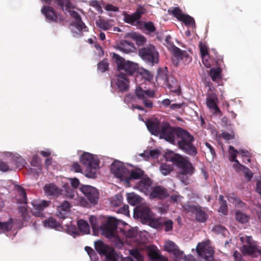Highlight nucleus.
<instances>
[{
  "label": "nucleus",
  "mask_w": 261,
  "mask_h": 261,
  "mask_svg": "<svg viewBox=\"0 0 261 261\" xmlns=\"http://www.w3.org/2000/svg\"><path fill=\"white\" fill-rule=\"evenodd\" d=\"M194 137L187 130L178 127L176 137V143L178 147L186 154L194 156L197 150L193 144Z\"/></svg>",
  "instance_id": "f257e3e1"
},
{
  "label": "nucleus",
  "mask_w": 261,
  "mask_h": 261,
  "mask_svg": "<svg viewBox=\"0 0 261 261\" xmlns=\"http://www.w3.org/2000/svg\"><path fill=\"white\" fill-rule=\"evenodd\" d=\"M240 240L243 244L240 250L244 255H248L251 257L260 256L259 261H261V246L251 236L241 237Z\"/></svg>",
  "instance_id": "f03ea898"
},
{
  "label": "nucleus",
  "mask_w": 261,
  "mask_h": 261,
  "mask_svg": "<svg viewBox=\"0 0 261 261\" xmlns=\"http://www.w3.org/2000/svg\"><path fill=\"white\" fill-rule=\"evenodd\" d=\"M55 1L64 13L66 14L68 12L71 17L74 19L73 25L77 30L86 31L87 27L82 20L80 14L77 12L71 10L73 8V7L70 0H55Z\"/></svg>",
  "instance_id": "7ed1b4c3"
},
{
  "label": "nucleus",
  "mask_w": 261,
  "mask_h": 261,
  "mask_svg": "<svg viewBox=\"0 0 261 261\" xmlns=\"http://www.w3.org/2000/svg\"><path fill=\"white\" fill-rule=\"evenodd\" d=\"M81 162L85 166V175L89 178L96 177V170L99 167V161L93 154L84 153L80 158Z\"/></svg>",
  "instance_id": "20e7f679"
},
{
  "label": "nucleus",
  "mask_w": 261,
  "mask_h": 261,
  "mask_svg": "<svg viewBox=\"0 0 261 261\" xmlns=\"http://www.w3.org/2000/svg\"><path fill=\"white\" fill-rule=\"evenodd\" d=\"M138 54L145 63L151 66L159 62V53L152 44H150L139 49Z\"/></svg>",
  "instance_id": "39448f33"
},
{
  "label": "nucleus",
  "mask_w": 261,
  "mask_h": 261,
  "mask_svg": "<svg viewBox=\"0 0 261 261\" xmlns=\"http://www.w3.org/2000/svg\"><path fill=\"white\" fill-rule=\"evenodd\" d=\"M112 59L116 63L119 71L124 70L125 75H133L137 73L138 69V64L132 62L125 61L124 58L115 53H110Z\"/></svg>",
  "instance_id": "423d86ee"
},
{
  "label": "nucleus",
  "mask_w": 261,
  "mask_h": 261,
  "mask_svg": "<svg viewBox=\"0 0 261 261\" xmlns=\"http://www.w3.org/2000/svg\"><path fill=\"white\" fill-rule=\"evenodd\" d=\"M177 127H172L169 123L164 122L161 126L159 136L170 143L176 144V137L177 135Z\"/></svg>",
  "instance_id": "0eeeda50"
},
{
  "label": "nucleus",
  "mask_w": 261,
  "mask_h": 261,
  "mask_svg": "<svg viewBox=\"0 0 261 261\" xmlns=\"http://www.w3.org/2000/svg\"><path fill=\"white\" fill-rule=\"evenodd\" d=\"M170 161L179 168L184 170V172L189 173L190 175L194 172L195 168L192 164L181 155L173 154L170 156Z\"/></svg>",
  "instance_id": "6e6552de"
},
{
  "label": "nucleus",
  "mask_w": 261,
  "mask_h": 261,
  "mask_svg": "<svg viewBox=\"0 0 261 261\" xmlns=\"http://www.w3.org/2000/svg\"><path fill=\"white\" fill-rule=\"evenodd\" d=\"M184 208L187 213L194 214L196 220L198 222H205L207 219L206 213L199 205L187 204L184 206Z\"/></svg>",
  "instance_id": "1a4fd4ad"
},
{
  "label": "nucleus",
  "mask_w": 261,
  "mask_h": 261,
  "mask_svg": "<svg viewBox=\"0 0 261 261\" xmlns=\"http://www.w3.org/2000/svg\"><path fill=\"white\" fill-rule=\"evenodd\" d=\"M150 225L153 228L158 229H163L165 231L169 232L173 229V222L170 219L160 218L150 220Z\"/></svg>",
  "instance_id": "9d476101"
},
{
  "label": "nucleus",
  "mask_w": 261,
  "mask_h": 261,
  "mask_svg": "<svg viewBox=\"0 0 261 261\" xmlns=\"http://www.w3.org/2000/svg\"><path fill=\"white\" fill-rule=\"evenodd\" d=\"M196 252L201 257V261H213L214 259V250L211 247H207L204 243H199L196 247Z\"/></svg>",
  "instance_id": "9b49d317"
},
{
  "label": "nucleus",
  "mask_w": 261,
  "mask_h": 261,
  "mask_svg": "<svg viewBox=\"0 0 261 261\" xmlns=\"http://www.w3.org/2000/svg\"><path fill=\"white\" fill-rule=\"evenodd\" d=\"M134 216L140 218L144 222H149L151 219L152 213L149 207L146 204H141L134 209Z\"/></svg>",
  "instance_id": "f8f14e48"
},
{
  "label": "nucleus",
  "mask_w": 261,
  "mask_h": 261,
  "mask_svg": "<svg viewBox=\"0 0 261 261\" xmlns=\"http://www.w3.org/2000/svg\"><path fill=\"white\" fill-rule=\"evenodd\" d=\"M146 12V9L143 6H139L136 11L133 14H129L126 12H123V20L127 23L134 25L136 21L140 19L142 15L145 14Z\"/></svg>",
  "instance_id": "ddd939ff"
},
{
  "label": "nucleus",
  "mask_w": 261,
  "mask_h": 261,
  "mask_svg": "<svg viewBox=\"0 0 261 261\" xmlns=\"http://www.w3.org/2000/svg\"><path fill=\"white\" fill-rule=\"evenodd\" d=\"M117 225V220L113 217H109L106 222L101 226V230L107 237L111 238L114 236Z\"/></svg>",
  "instance_id": "4468645a"
},
{
  "label": "nucleus",
  "mask_w": 261,
  "mask_h": 261,
  "mask_svg": "<svg viewBox=\"0 0 261 261\" xmlns=\"http://www.w3.org/2000/svg\"><path fill=\"white\" fill-rule=\"evenodd\" d=\"M81 191L87 197L90 203L95 204L97 203L99 193L96 189L88 185L82 186L80 188Z\"/></svg>",
  "instance_id": "2eb2a0df"
},
{
  "label": "nucleus",
  "mask_w": 261,
  "mask_h": 261,
  "mask_svg": "<svg viewBox=\"0 0 261 261\" xmlns=\"http://www.w3.org/2000/svg\"><path fill=\"white\" fill-rule=\"evenodd\" d=\"M111 171L117 178L124 179L128 175V170L124 164L119 161H115L111 165Z\"/></svg>",
  "instance_id": "dca6fc26"
},
{
  "label": "nucleus",
  "mask_w": 261,
  "mask_h": 261,
  "mask_svg": "<svg viewBox=\"0 0 261 261\" xmlns=\"http://www.w3.org/2000/svg\"><path fill=\"white\" fill-rule=\"evenodd\" d=\"M41 12L49 22H58L63 20V17L60 15H58L54 9L49 6H44L42 8Z\"/></svg>",
  "instance_id": "f3484780"
},
{
  "label": "nucleus",
  "mask_w": 261,
  "mask_h": 261,
  "mask_svg": "<svg viewBox=\"0 0 261 261\" xmlns=\"http://www.w3.org/2000/svg\"><path fill=\"white\" fill-rule=\"evenodd\" d=\"M19 191L20 192V195L21 196L22 198L19 199L20 202L21 203H24L25 204H27V194L22 188L19 186L18 189ZM18 211L19 213L21 214V216L24 221H28L30 219V215L29 214V212L27 207V205L23 206H19L18 207Z\"/></svg>",
  "instance_id": "a211bd4d"
},
{
  "label": "nucleus",
  "mask_w": 261,
  "mask_h": 261,
  "mask_svg": "<svg viewBox=\"0 0 261 261\" xmlns=\"http://www.w3.org/2000/svg\"><path fill=\"white\" fill-rule=\"evenodd\" d=\"M50 203L49 201L45 200H35L32 202L33 209L32 211L33 214L36 217H43V211L45 208L48 207Z\"/></svg>",
  "instance_id": "6ab92c4d"
},
{
  "label": "nucleus",
  "mask_w": 261,
  "mask_h": 261,
  "mask_svg": "<svg viewBox=\"0 0 261 261\" xmlns=\"http://www.w3.org/2000/svg\"><path fill=\"white\" fill-rule=\"evenodd\" d=\"M218 98L214 93H208L206 98V104L208 108L213 110L215 114H221V112L217 106Z\"/></svg>",
  "instance_id": "aec40b11"
},
{
  "label": "nucleus",
  "mask_w": 261,
  "mask_h": 261,
  "mask_svg": "<svg viewBox=\"0 0 261 261\" xmlns=\"http://www.w3.org/2000/svg\"><path fill=\"white\" fill-rule=\"evenodd\" d=\"M168 196L167 190L161 186H156L152 188L149 195L151 198H157L159 199H164Z\"/></svg>",
  "instance_id": "412c9836"
},
{
  "label": "nucleus",
  "mask_w": 261,
  "mask_h": 261,
  "mask_svg": "<svg viewBox=\"0 0 261 261\" xmlns=\"http://www.w3.org/2000/svg\"><path fill=\"white\" fill-rule=\"evenodd\" d=\"M164 248L166 251L173 254L177 259H181L183 256V252L179 250L178 246L171 241H167Z\"/></svg>",
  "instance_id": "4be33fe9"
},
{
  "label": "nucleus",
  "mask_w": 261,
  "mask_h": 261,
  "mask_svg": "<svg viewBox=\"0 0 261 261\" xmlns=\"http://www.w3.org/2000/svg\"><path fill=\"white\" fill-rule=\"evenodd\" d=\"M163 123L158 120H148L146 122V125L148 130L152 135L158 136Z\"/></svg>",
  "instance_id": "5701e85b"
},
{
  "label": "nucleus",
  "mask_w": 261,
  "mask_h": 261,
  "mask_svg": "<svg viewBox=\"0 0 261 261\" xmlns=\"http://www.w3.org/2000/svg\"><path fill=\"white\" fill-rule=\"evenodd\" d=\"M94 247L99 254L106 256L110 253L111 250H114L108 245L104 243L101 240H98L94 242Z\"/></svg>",
  "instance_id": "b1692460"
},
{
  "label": "nucleus",
  "mask_w": 261,
  "mask_h": 261,
  "mask_svg": "<svg viewBox=\"0 0 261 261\" xmlns=\"http://www.w3.org/2000/svg\"><path fill=\"white\" fill-rule=\"evenodd\" d=\"M128 80L125 74L120 72L118 75L116 85L119 91L121 92L126 91L128 89Z\"/></svg>",
  "instance_id": "393cba45"
},
{
  "label": "nucleus",
  "mask_w": 261,
  "mask_h": 261,
  "mask_svg": "<svg viewBox=\"0 0 261 261\" xmlns=\"http://www.w3.org/2000/svg\"><path fill=\"white\" fill-rule=\"evenodd\" d=\"M43 189L46 196L58 197L61 194V190L53 183L45 184Z\"/></svg>",
  "instance_id": "a878e982"
},
{
  "label": "nucleus",
  "mask_w": 261,
  "mask_h": 261,
  "mask_svg": "<svg viewBox=\"0 0 261 261\" xmlns=\"http://www.w3.org/2000/svg\"><path fill=\"white\" fill-rule=\"evenodd\" d=\"M135 94L139 99L142 100L146 98L153 97L155 92L153 90H144L141 87L137 86L135 89Z\"/></svg>",
  "instance_id": "bb28decb"
},
{
  "label": "nucleus",
  "mask_w": 261,
  "mask_h": 261,
  "mask_svg": "<svg viewBox=\"0 0 261 261\" xmlns=\"http://www.w3.org/2000/svg\"><path fill=\"white\" fill-rule=\"evenodd\" d=\"M165 84L172 92L178 95L180 94V86L177 81L174 77L170 76L168 81H166Z\"/></svg>",
  "instance_id": "cd10ccee"
},
{
  "label": "nucleus",
  "mask_w": 261,
  "mask_h": 261,
  "mask_svg": "<svg viewBox=\"0 0 261 261\" xmlns=\"http://www.w3.org/2000/svg\"><path fill=\"white\" fill-rule=\"evenodd\" d=\"M151 181L149 177H147L139 181L137 187L141 192L147 194L150 192V189L152 188L151 187Z\"/></svg>",
  "instance_id": "c85d7f7f"
},
{
  "label": "nucleus",
  "mask_w": 261,
  "mask_h": 261,
  "mask_svg": "<svg viewBox=\"0 0 261 261\" xmlns=\"http://www.w3.org/2000/svg\"><path fill=\"white\" fill-rule=\"evenodd\" d=\"M168 71L167 67H165L164 68H159L156 76V81H162L164 84L166 81H168V80L170 77V76L168 75Z\"/></svg>",
  "instance_id": "c756f323"
},
{
  "label": "nucleus",
  "mask_w": 261,
  "mask_h": 261,
  "mask_svg": "<svg viewBox=\"0 0 261 261\" xmlns=\"http://www.w3.org/2000/svg\"><path fill=\"white\" fill-rule=\"evenodd\" d=\"M148 255L150 261H154L159 259L161 256L160 250L155 246H149L148 247Z\"/></svg>",
  "instance_id": "7c9ffc66"
},
{
  "label": "nucleus",
  "mask_w": 261,
  "mask_h": 261,
  "mask_svg": "<svg viewBox=\"0 0 261 261\" xmlns=\"http://www.w3.org/2000/svg\"><path fill=\"white\" fill-rule=\"evenodd\" d=\"M142 77L145 80L150 81L153 79V75L148 70L144 68H138L137 74L136 75V80H137L138 78Z\"/></svg>",
  "instance_id": "2f4dec72"
},
{
  "label": "nucleus",
  "mask_w": 261,
  "mask_h": 261,
  "mask_svg": "<svg viewBox=\"0 0 261 261\" xmlns=\"http://www.w3.org/2000/svg\"><path fill=\"white\" fill-rule=\"evenodd\" d=\"M14 226V220L10 218L7 222H0V230L2 232H7L12 230Z\"/></svg>",
  "instance_id": "473e14b6"
},
{
  "label": "nucleus",
  "mask_w": 261,
  "mask_h": 261,
  "mask_svg": "<svg viewBox=\"0 0 261 261\" xmlns=\"http://www.w3.org/2000/svg\"><path fill=\"white\" fill-rule=\"evenodd\" d=\"M172 51L174 56L177 59H183L184 58H188L189 55L186 51L182 50L179 48L175 45H173L172 48Z\"/></svg>",
  "instance_id": "72a5a7b5"
},
{
  "label": "nucleus",
  "mask_w": 261,
  "mask_h": 261,
  "mask_svg": "<svg viewBox=\"0 0 261 261\" xmlns=\"http://www.w3.org/2000/svg\"><path fill=\"white\" fill-rule=\"evenodd\" d=\"M127 199L130 204L135 205L141 201L142 198L134 193H130L127 194Z\"/></svg>",
  "instance_id": "f704fd0d"
},
{
  "label": "nucleus",
  "mask_w": 261,
  "mask_h": 261,
  "mask_svg": "<svg viewBox=\"0 0 261 261\" xmlns=\"http://www.w3.org/2000/svg\"><path fill=\"white\" fill-rule=\"evenodd\" d=\"M228 152L229 154V161L230 162L236 163L239 166H242L239 161L236 159L237 154L239 153V150L235 149L232 146L230 145L228 147Z\"/></svg>",
  "instance_id": "c9c22d12"
},
{
  "label": "nucleus",
  "mask_w": 261,
  "mask_h": 261,
  "mask_svg": "<svg viewBox=\"0 0 261 261\" xmlns=\"http://www.w3.org/2000/svg\"><path fill=\"white\" fill-rule=\"evenodd\" d=\"M219 201L220 204V207L218 210L219 212L223 214L224 215H227V204L226 201L224 199V197L223 195H220L219 196Z\"/></svg>",
  "instance_id": "e433bc0d"
},
{
  "label": "nucleus",
  "mask_w": 261,
  "mask_h": 261,
  "mask_svg": "<svg viewBox=\"0 0 261 261\" xmlns=\"http://www.w3.org/2000/svg\"><path fill=\"white\" fill-rule=\"evenodd\" d=\"M133 43L128 40H122L118 45V48L124 53L128 52L130 49V47H133Z\"/></svg>",
  "instance_id": "4c0bfd02"
},
{
  "label": "nucleus",
  "mask_w": 261,
  "mask_h": 261,
  "mask_svg": "<svg viewBox=\"0 0 261 261\" xmlns=\"http://www.w3.org/2000/svg\"><path fill=\"white\" fill-rule=\"evenodd\" d=\"M235 218L237 221L244 224L249 221L250 217L246 214L238 211L236 212Z\"/></svg>",
  "instance_id": "58836bf2"
},
{
  "label": "nucleus",
  "mask_w": 261,
  "mask_h": 261,
  "mask_svg": "<svg viewBox=\"0 0 261 261\" xmlns=\"http://www.w3.org/2000/svg\"><path fill=\"white\" fill-rule=\"evenodd\" d=\"M143 171L141 170L140 169H136L135 170H132L130 172L129 176L127 178L128 179H139L142 178L143 177Z\"/></svg>",
  "instance_id": "ea45409f"
},
{
  "label": "nucleus",
  "mask_w": 261,
  "mask_h": 261,
  "mask_svg": "<svg viewBox=\"0 0 261 261\" xmlns=\"http://www.w3.org/2000/svg\"><path fill=\"white\" fill-rule=\"evenodd\" d=\"M96 25L100 29L107 31L111 29L112 25L108 20L99 19L96 22Z\"/></svg>",
  "instance_id": "a19ab883"
},
{
  "label": "nucleus",
  "mask_w": 261,
  "mask_h": 261,
  "mask_svg": "<svg viewBox=\"0 0 261 261\" xmlns=\"http://www.w3.org/2000/svg\"><path fill=\"white\" fill-rule=\"evenodd\" d=\"M77 226L80 230L85 233H89L90 227L88 222L83 219H80L77 221Z\"/></svg>",
  "instance_id": "79ce46f5"
},
{
  "label": "nucleus",
  "mask_w": 261,
  "mask_h": 261,
  "mask_svg": "<svg viewBox=\"0 0 261 261\" xmlns=\"http://www.w3.org/2000/svg\"><path fill=\"white\" fill-rule=\"evenodd\" d=\"M181 21L184 23L186 26H191L193 28L196 27L194 19L188 14H185Z\"/></svg>",
  "instance_id": "37998d69"
},
{
  "label": "nucleus",
  "mask_w": 261,
  "mask_h": 261,
  "mask_svg": "<svg viewBox=\"0 0 261 261\" xmlns=\"http://www.w3.org/2000/svg\"><path fill=\"white\" fill-rule=\"evenodd\" d=\"M228 200L232 203L235 204H238L242 206L244 204V203L242 202L240 199L238 197L236 194L234 193H229L227 196Z\"/></svg>",
  "instance_id": "c03bdc74"
},
{
  "label": "nucleus",
  "mask_w": 261,
  "mask_h": 261,
  "mask_svg": "<svg viewBox=\"0 0 261 261\" xmlns=\"http://www.w3.org/2000/svg\"><path fill=\"white\" fill-rule=\"evenodd\" d=\"M169 14L173 15L178 20L181 21L185 14H183L179 7H175L172 10H168Z\"/></svg>",
  "instance_id": "a18cd8bd"
},
{
  "label": "nucleus",
  "mask_w": 261,
  "mask_h": 261,
  "mask_svg": "<svg viewBox=\"0 0 261 261\" xmlns=\"http://www.w3.org/2000/svg\"><path fill=\"white\" fill-rule=\"evenodd\" d=\"M109 64L108 60L103 59L97 64V70L100 72H104L109 69Z\"/></svg>",
  "instance_id": "49530a36"
},
{
  "label": "nucleus",
  "mask_w": 261,
  "mask_h": 261,
  "mask_svg": "<svg viewBox=\"0 0 261 261\" xmlns=\"http://www.w3.org/2000/svg\"><path fill=\"white\" fill-rule=\"evenodd\" d=\"M130 255L133 257L137 261H144L143 255L137 249H133L129 251Z\"/></svg>",
  "instance_id": "de8ad7c7"
},
{
  "label": "nucleus",
  "mask_w": 261,
  "mask_h": 261,
  "mask_svg": "<svg viewBox=\"0 0 261 261\" xmlns=\"http://www.w3.org/2000/svg\"><path fill=\"white\" fill-rule=\"evenodd\" d=\"M221 69L220 68H212L210 70V75L213 81H216L220 77Z\"/></svg>",
  "instance_id": "09e8293b"
},
{
  "label": "nucleus",
  "mask_w": 261,
  "mask_h": 261,
  "mask_svg": "<svg viewBox=\"0 0 261 261\" xmlns=\"http://www.w3.org/2000/svg\"><path fill=\"white\" fill-rule=\"evenodd\" d=\"M123 197L121 195L116 194L111 201V203L112 206L118 207L120 206L122 203Z\"/></svg>",
  "instance_id": "8fccbe9b"
},
{
  "label": "nucleus",
  "mask_w": 261,
  "mask_h": 261,
  "mask_svg": "<svg viewBox=\"0 0 261 261\" xmlns=\"http://www.w3.org/2000/svg\"><path fill=\"white\" fill-rule=\"evenodd\" d=\"M199 47L201 58L209 57V53L206 45L200 42L199 44Z\"/></svg>",
  "instance_id": "3c124183"
},
{
  "label": "nucleus",
  "mask_w": 261,
  "mask_h": 261,
  "mask_svg": "<svg viewBox=\"0 0 261 261\" xmlns=\"http://www.w3.org/2000/svg\"><path fill=\"white\" fill-rule=\"evenodd\" d=\"M212 231L216 234L225 235L227 232V229L224 226L222 225H216L213 227L212 229Z\"/></svg>",
  "instance_id": "603ef678"
},
{
  "label": "nucleus",
  "mask_w": 261,
  "mask_h": 261,
  "mask_svg": "<svg viewBox=\"0 0 261 261\" xmlns=\"http://www.w3.org/2000/svg\"><path fill=\"white\" fill-rule=\"evenodd\" d=\"M160 170L163 175H166L173 170V168L166 164H162L160 167Z\"/></svg>",
  "instance_id": "864d4df0"
},
{
  "label": "nucleus",
  "mask_w": 261,
  "mask_h": 261,
  "mask_svg": "<svg viewBox=\"0 0 261 261\" xmlns=\"http://www.w3.org/2000/svg\"><path fill=\"white\" fill-rule=\"evenodd\" d=\"M44 225L50 228H56L59 226V224L55 219L50 217L45 220Z\"/></svg>",
  "instance_id": "5fc2aeb1"
},
{
  "label": "nucleus",
  "mask_w": 261,
  "mask_h": 261,
  "mask_svg": "<svg viewBox=\"0 0 261 261\" xmlns=\"http://www.w3.org/2000/svg\"><path fill=\"white\" fill-rule=\"evenodd\" d=\"M188 174L189 175V173L184 172V170L178 174V178L185 185H187L189 184Z\"/></svg>",
  "instance_id": "6e6d98bb"
},
{
  "label": "nucleus",
  "mask_w": 261,
  "mask_h": 261,
  "mask_svg": "<svg viewBox=\"0 0 261 261\" xmlns=\"http://www.w3.org/2000/svg\"><path fill=\"white\" fill-rule=\"evenodd\" d=\"M65 190L66 196L68 198L74 199L76 195V192L69 186L65 187Z\"/></svg>",
  "instance_id": "4d7b16f0"
},
{
  "label": "nucleus",
  "mask_w": 261,
  "mask_h": 261,
  "mask_svg": "<svg viewBox=\"0 0 261 261\" xmlns=\"http://www.w3.org/2000/svg\"><path fill=\"white\" fill-rule=\"evenodd\" d=\"M144 30L147 31L149 33H153L155 31L156 28L152 22L148 21L146 22L145 24Z\"/></svg>",
  "instance_id": "13d9d810"
},
{
  "label": "nucleus",
  "mask_w": 261,
  "mask_h": 261,
  "mask_svg": "<svg viewBox=\"0 0 261 261\" xmlns=\"http://www.w3.org/2000/svg\"><path fill=\"white\" fill-rule=\"evenodd\" d=\"M110 253L106 256L105 261H117L116 253L114 250H111Z\"/></svg>",
  "instance_id": "bf43d9fd"
},
{
  "label": "nucleus",
  "mask_w": 261,
  "mask_h": 261,
  "mask_svg": "<svg viewBox=\"0 0 261 261\" xmlns=\"http://www.w3.org/2000/svg\"><path fill=\"white\" fill-rule=\"evenodd\" d=\"M135 39L137 44L138 45H143L146 41L145 37L141 35H137L135 36Z\"/></svg>",
  "instance_id": "052dcab7"
},
{
  "label": "nucleus",
  "mask_w": 261,
  "mask_h": 261,
  "mask_svg": "<svg viewBox=\"0 0 261 261\" xmlns=\"http://www.w3.org/2000/svg\"><path fill=\"white\" fill-rule=\"evenodd\" d=\"M70 207V204L68 201H65L61 206H59L58 209L60 211L67 212L69 211Z\"/></svg>",
  "instance_id": "680f3d73"
},
{
  "label": "nucleus",
  "mask_w": 261,
  "mask_h": 261,
  "mask_svg": "<svg viewBox=\"0 0 261 261\" xmlns=\"http://www.w3.org/2000/svg\"><path fill=\"white\" fill-rule=\"evenodd\" d=\"M240 166L243 167L244 169V173L245 177L248 180H250L253 176V174L251 172V171L248 168L242 165V166Z\"/></svg>",
  "instance_id": "e2e57ef3"
},
{
  "label": "nucleus",
  "mask_w": 261,
  "mask_h": 261,
  "mask_svg": "<svg viewBox=\"0 0 261 261\" xmlns=\"http://www.w3.org/2000/svg\"><path fill=\"white\" fill-rule=\"evenodd\" d=\"M85 250L87 252L91 258L95 257L96 256V252L91 247L86 246L85 247Z\"/></svg>",
  "instance_id": "0e129e2a"
},
{
  "label": "nucleus",
  "mask_w": 261,
  "mask_h": 261,
  "mask_svg": "<svg viewBox=\"0 0 261 261\" xmlns=\"http://www.w3.org/2000/svg\"><path fill=\"white\" fill-rule=\"evenodd\" d=\"M221 137L226 140H230L234 139V135L228 133L223 132L221 134Z\"/></svg>",
  "instance_id": "69168bd1"
},
{
  "label": "nucleus",
  "mask_w": 261,
  "mask_h": 261,
  "mask_svg": "<svg viewBox=\"0 0 261 261\" xmlns=\"http://www.w3.org/2000/svg\"><path fill=\"white\" fill-rule=\"evenodd\" d=\"M118 213L123 214L125 215L129 214L128 206L127 205H124L122 207H120L118 210Z\"/></svg>",
  "instance_id": "338daca9"
},
{
  "label": "nucleus",
  "mask_w": 261,
  "mask_h": 261,
  "mask_svg": "<svg viewBox=\"0 0 261 261\" xmlns=\"http://www.w3.org/2000/svg\"><path fill=\"white\" fill-rule=\"evenodd\" d=\"M205 145L209 150V151L210 152L212 158H213L215 157L216 155V153L214 147L209 143L207 142H205Z\"/></svg>",
  "instance_id": "774afa93"
}]
</instances>
